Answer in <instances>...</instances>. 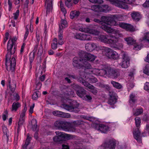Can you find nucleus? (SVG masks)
Returning <instances> with one entry per match:
<instances>
[{"instance_id":"f257e3e1","label":"nucleus","mask_w":149,"mask_h":149,"mask_svg":"<svg viewBox=\"0 0 149 149\" xmlns=\"http://www.w3.org/2000/svg\"><path fill=\"white\" fill-rule=\"evenodd\" d=\"M11 43L9 40L7 44V49L8 52L6 56V66L7 70L9 71H14L16 62L15 58L12 57L10 59L11 55L14 54L15 51L16 47Z\"/></svg>"},{"instance_id":"f03ea898","label":"nucleus","mask_w":149,"mask_h":149,"mask_svg":"<svg viewBox=\"0 0 149 149\" xmlns=\"http://www.w3.org/2000/svg\"><path fill=\"white\" fill-rule=\"evenodd\" d=\"M102 23H103L100 28L108 33H111L113 29L108 25L111 26H117V23L111 17L102 16L101 18Z\"/></svg>"},{"instance_id":"7ed1b4c3","label":"nucleus","mask_w":149,"mask_h":149,"mask_svg":"<svg viewBox=\"0 0 149 149\" xmlns=\"http://www.w3.org/2000/svg\"><path fill=\"white\" fill-rule=\"evenodd\" d=\"M54 127L58 130L65 131L75 132V127L70 123L63 120H57L54 123Z\"/></svg>"},{"instance_id":"20e7f679","label":"nucleus","mask_w":149,"mask_h":149,"mask_svg":"<svg viewBox=\"0 0 149 149\" xmlns=\"http://www.w3.org/2000/svg\"><path fill=\"white\" fill-rule=\"evenodd\" d=\"M63 106L65 109L70 111L77 113L79 111V110L78 108L79 104L75 101L71 102L69 104H63Z\"/></svg>"},{"instance_id":"39448f33","label":"nucleus","mask_w":149,"mask_h":149,"mask_svg":"<svg viewBox=\"0 0 149 149\" xmlns=\"http://www.w3.org/2000/svg\"><path fill=\"white\" fill-rule=\"evenodd\" d=\"M103 50L104 51L106 55L110 58L116 60L118 59L119 57L120 56V54L119 55L116 52L108 47H105Z\"/></svg>"},{"instance_id":"423d86ee","label":"nucleus","mask_w":149,"mask_h":149,"mask_svg":"<svg viewBox=\"0 0 149 149\" xmlns=\"http://www.w3.org/2000/svg\"><path fill=\"white\" fill-rule=\"evenodd\" d=\"M116 140L113 139H109L105 140L102 144L101 147L104 149H115L116 145Z\"/></svg>"},{"instance_id":"0eeeda50","label":"nucleus","mask_w":149,"mask_h":149,"mask_svg":"<svg viewBox=\"0 0 149 149\" xmlns=\"http://www.w3.org/2000/svg\"><path fill=\"white\" fill-rule=\"evenodd\" d=\"M122 62L120 65L123 68H127L130 65V59L128 55L124 52H122L120 54Z\"/></svg>"},{"instance_id":"6e6552de","label":"nucleus","mask_w":149,"mask_h":149,"mask_svg":"<svg viewBox=\"0 0 149 149\" xmlns=\"http://www.w3.org/2000/svg\"><path fill=\"white\" fill-rule=\"evenodd\" d=\"M73 88L76 91L77 95L81 98H84V96L86 94V91L83 88L77 84L74 85Z\"/></svg>"},{"instance_id":"1a4fd4ad","label":"nucleus","mask_w":149,"mask_h":149,"mask_svg":"<svg viewBox=\"0 0 149 149\" xmlns=\"http://www.w3.org/2000/svg\"><path fill=\"white\" fill-rule=\"evenodd\" d=\"M55 133L57 136L53 138V140L55 142L57 143H61L65 141V136L64 134L59 131H56Z\"/></svg>"},{"instance_id":"9d476101","label":"nucleus","mask_w":149,"mask_h":149,"mask_svg":"<svg viewBox=\"0 0 149 149\" xmlns=\"http://www.w3.org/2000/svg\"><path fill=\"white\" fill-rule=\"evenodd\" d=\"M117 26L118 25L120 27L127 31L133 32L135 30L133 26L130 24L122 22L117 23Z\"/></svg>"},{"instance_id":"9b49d317","label":"nucleus","mask_w":149,"mask_h":149,"mask_svg":"<svg viewBox=\"0 0 149 149\" xmlns=\"http://www.w3.org/2000/svg\"><path fill=\"white\" fill-rule=\"evenodd\" d=\"M120 71L118 69L113 68L109 67V77L116 78L120 76Z\"/></svg>"},{"instance_id":"f8f14e48","label":"nucleus","mask_w":149,"mask_h":149,"mask_svg":"<svg viewBox=\"0 0 149 149\" xmlns=\"http://www.w3.org/2000/svg\"><path fill=\"white\" fill-rule=\"evenodd\" d=\"M109 95L110 97L108 103L111 105H113L117 102L116 94L112 91H109Z\"/></svg>"},{"instance_id":"ddd939ff","label":"nucleus","mask_w":149,"mask_h":149,"mask_svg":"<svg viewBox=\"0 0 149 149\" xmlns=\"http://www.w3.org/2000/svg\"><path fill=\"white\" fill-rule=\"evenodd\" d=\"M88 72L86 71L83 70H80L79 71V76H78V81L81 83L83 85H84V83L87 82L84 79V78H86V74Z\"/></svg>"},{"instance_id":"4468645a","label":"nucleus","mask_w":149,"mask_h":149,"mask_svg":"<svg viewBox=\"0 0 149 149\" xmlns=\"http://www.w3.org/2000/svg\"><path fill=\"white\" fill-rule=\"evenodd\" d=\"M82 61H81L80 59L77 57H74L73 59L72 64L74 67L77 69H80L81 67V63Z\"/></svg>"},{"instance_id":"2eb2a0df","label":"nucleus","mask_w":149,"mask_h":149,"mask_svg":"<svg viewBox=\"0 0 149 149\" xmlns=\"http://www.w3.org/2000/svg\"><path fill=\"white\" fill-rule=\"evenodd\" d=\"M53 114L56 116L66 118L70 117V115L68 113H66L58 111H54L52 112Z\"/></svg>"},{"instance_id":"dca6fc26","label":"nucleus","mask_w":149,"mask_h":149,"mask_svg":"<svg viewBox=\"0 0 149 149\" xmlns=\"http://www.w3.org/2000/svg\"><path fill=\"white\" fill-rule=\"evenodd\" d=\"M118 40V38L117 37L112 34H110L109 36L107 43L114 45L117 42Z\"/></svg>"},{"instance_id":"f3484780","label":"nucleus","mask_w":149,"mask_h":149,"mask_svg":"<svg viewBox=\"0 0 149 149\" xmlns=\"http://www.w3.org/2000/svg\"><path fill=\"white\" fill-rule=\"evenodd\" d=\"M84 85L85 86L88 87L90 89V91L93 94L95 95L97 92V88L94 87L91 84L88 82L87 83H84Z\"/></svg>"},{"instance_id":"a211bd4d","label":"nucleus","mask_w":149,"mask_h":149,"mask_svg":"<svg viewBox=\"0 0 149 149\" xmlns=\"http://www.w3.org/2000/svg\"><path fill=\"white\" fill-rule=\"evenodd\" d=\"M131 17L134 21H139L142 18V16L138 12H134L131 14Z\"/></svg>"},{"instance_id":"6ab92c4d","label":"nucleus","mask_w":149,"mask_h":149,"mask_svg":"<svg viewBox=\"0 0 149 149\" xmlns=\"http://www.w3.org/2000/svg\"><path fill=\"white\" fill-rule=\"evenodd\" d=\"M133 133L134 138L139 142L141 141V132L138 128L133 130Z\"/></svg>"},{"instance_id":"aec40b11","label":"nucleus","mask_w":149,"mask_h":149,"mask_svg":"<svg viewBox=\"0 0 149 149\" xmlns=\"http://www.w3.org/2000/svg\"><path fill=\"white\" fill-rule=\"evenodd\" d=\"M81 66H81V69H84L86 71L92 68V66L91 64L86 61H82Z\"/></svg>"},{"instance_id":"412c9836","label":"nucleus","mask_w":149,"mask_h":149,"mask_svg":"<svg viewBox=\"0 0 149 149\" xmlns=\"http://www.w3.org/2000/svg\"><path fill=\"white\" fill-rule=\"evenodd\" d=\"M96 45L94 43H88L86 44L85 46L86 49L90 52L92 51L96 47Z\"/></svg>"},{"instance_id":"4be33fe9","label":"nucleus","mask_w":149,"mask_h":149,"mask_svg":"<svg viewBox=\"0 0 149 149\" xmlns=\"http://www.w3.org/2000/svg\"><path fill=\"white\" fill-rule=\"evenodd\" d=\"M52 0H46L45 2V5H46V12L47 13L49 12L50 10H51L53 8L52 5Z\"/></svg>"},{"instance_id":"5701e85b","label":"nucleus","mask_w":149,"mask_h":149,"mask_svg":"<svg viewBox=\"0 0 149 149\" xmlns=\"http://www.w3.org/2000/svg\"><path fill=\"white\" fill-rule=\"evenodd\" d=\"M87 53L83 51H81L79 52L78 55L79 57V58L81 61H86Z\"/></svg>"},{"instance_id":"b1692460","label":"nucleus","mask_w":149,"mask_h":149,"mask_svg":"<svg viewBox=\"0 0 149 149\" xmlns=\"http://www.w3.org/2000/svg\"><path fill=\"white\" fill-rule=\"evenodd\" d=\"M3 132L4 134L3 139L4 142H8V136L9 135H8V130L7 128L6 127L3 128Z\"/></svg>"},{"instance_id":"393cba45","label":"nucleus","mask_w":149,"mask_h":149,"mask_svg":"<svg viewBox=\"0 0 149 149\" xmlns=\"http://www.w3.org/2000/svg\"><path fill=\"white\" fill-rule=\"evenodd\" d=\"M9 88L10 89L12 93H14L16 88V83L14 80H12V81L10 80H9L8 81Z\"/></svg>"},{"instance_id":"a878e982","label":"nucleus","mask_w":149,"mask_h":149,"mask_svg":"<svg viewBox=\"0 0 149 149\" xmlns=\"http://www.w3.org/2000/svg\"><path fill=\"white\" fill-rule=\"evenodd\" d=\"M98 130L102 132L105 133L108 131L109 127L106 125L101 124L99 126Z\"/></svg>"},{"instance_id":"bb28decb","label":"nucleus","mask_w":149,"mask_h":149,"mask_svg":"<svg viewBox=\"0 0 149 149\" xmlns=\"http://www.w3.org/2000/svg\"><path fill=\"white\" fill-rule=\"evenodd\" d=\"M80 14V12L79 11L74 10L71 12L70 13V18L73 19L74 18H77Z\"/></svg>"},{"instance_id":"cd10ccee","label":"nucleus","mask_w":149,"mask_h":149,"mask_svg":"<svg viewBox=\"0 0 149 149\" xmlns=\"http://www.w3.org/2000/svg\"><path fill=\"white\" fill-rule=\"evenodd\" d=\"M38 46V45H37L35 47L34 50L33 51H35L33 52H31L29 55V58L30 61V64L32 63L34 58V54L37 51Z\"/></svg>"},{"instance_id":"c85d7f7f","label":"nucleus","mask_w":149,"mask_h":149,"mask_svg":"<svg viewBox=\"0 0 149 149\" xmlns=\"http://www.w3.org/2000/svg\"><path fill=\"white\" fill-rule=\"evenodd\" d=\"M27 138L26 139L25 144L22 146V149H27V147L30 143L31 139L30 137L29 136V134L27 135Z\"/></svg>"},{"instance_id":"c756f323","label":"nucleus","mask_w":149,"mask_h":149,"mask_svg":"<svg viewBox=\"0 0 149 149\" xmlns=\"http://www.w3.org/2000/svg\"><path fill=\"white\" fill-rule=\"evenodd\" d=\"M109 67H105L104 69L100 70V73H101L102 75L104 76L106 74L109 77Z\"/></svg>"},{"instance_id":"7c9ffc66","label":"nucleus","mask_w":149,"mask_h":149,"mask_svg":"<svg viewBox=\"0 0 149 149\" xmlns=\"http://www.w3.org/2000/svg\"><path fill=\"white\" fill-rule=\"evenodd\" d=\"M21 105L19 102H13L12 105V111H16L18 109L20 106Z\"/></svg>"},{"instance_id":"2f4dec72","label":"nucleus","mask_w":149,"mask_h":149,"mask_svg":"<svg viewBox=\"0 0 149 149\" xmlns=\"http://www.w3.org/2000/svg\"><path fill=\"white\" fill-rule=\"evenodd\" d=\"M99 39L102 42L107 43L108 38L107 36L104 35H100L99 36Z\"/></svg>"},{"instance_id":"473e14b6","label":"nucleus","mask_w":149,"mask_h":149,"mask_svg":"<svg viewBox=\"0 0 149 149\" xmlns=\"http://www.w3.org/2000/svg\"><path fill=\"white\" fill-rule=\"evenodd\" d=\"M111 83L114 87L118 89H120L122 87L121 85L118 82L112 81H111Z\"/></svg>"},{"instance_id":"72a5a7b5","label":"nucleus","mask_w":149,"mask_h":149,"mask_svg":"<svg viewBox=\"0 0 149 149\" xmlns=\"http://www.w3.org/2000/svg\"><path fill=\"white\" fill-rule=\"evenodd\" d=\"M95 59L94 56L89 53H87L86 57V61H93Z\"/></svg>"},{"instance_id":"f704fd0d","label":"nucleus","mask_w":149,"mask_h":149,"mask_svg":"<svg viewBox=\"0 0 149 149\" xmlns=\"http://www.w3.org/2000/svg\"><path fill=\"white\" fill-rule=\"evenodd\" d=\"M125 40L128 45H132L135 43V41L131 37L126 38H125Z\"/></svg>"},{"instance_id":"c9c22d12","label":"nucleus","mask_w":149,"mask_h":149,"mask_svg":"<svg viewBox=\"0 0 149 149\" xmlns=\"http://www.w3.org/2000/svg\"><path fill=\"white\" fill-rule=\"evenodd\" d=\"M31 123L32 126V130L33 131H36L37 127V120L35 119H33L31 121Z\"/></svg>"},{"instance_id":"e433bc0d","label":"nucleus","mask_w":149,"mask_h":149,"mask_svg":"<svg viewBox=\"0 0 149 149\" xmlns=\"http://www.w3.org/2000/svg\"><path fill=\"white\" fill-rule=\"evenodd\" d=\"M63 33L58 32V37L59 40L58 41V43L59 45H62L64 43V42L63 41Z\"/></svg>"},{"instance_id":"4c0bfd02","label":"nucleus","mask_w":149,"mask_h":149,"mask_svg":"<svg viewBox=\"0 0 149 149\" xmlns=\"http://www.w3.org/2000/svg\"><path fill=\"white\" fill-rule=\"evenodd\" d=\"M91 9L96 12H99L100 11V5H94L91 7Z\"/></svg>"},{"instance_id":"58836bf2","label":"nucleus","mask_w":149,"mask_h":149,"mask_svg":"<svg viewBox=\"0 0 149 149\" xmlns=\"http://www.w3.org/2000/svg\"><path fill=\"white\" fill-rule=\"evenodd\" d=\"M116 4V6L124 9H127L129 8L127 5L123 3H121V4L117 3Z\"/></svg>"},{"instance_id":"ea45409f","label":"nucleus","mask_w":149,"mask_h":149,"mask_svg":"<svg viewBox=\"0 0 149 149\" xmlns=\"http://www.w3.org/2000/svg\"><path fill=\"white\" fill-rule=\"evenodd\" d=\"M143 112V110L142 108L137 109L136 111L134 113V115L135 116H139Z\"/></svg>"},{"instance_id":"a19ab883","label":"nucleus","mask_w":149,"mask_h":149,"mask_svg":"<svg viewBox=\"0 0 149 149\" xmlns=\"http://www.w3.org/2000/svg\"><path fill=\"white\" fill-rule=\"evenodd\" d=\"M83 40H91L92 37L91 36L88 34L83 33Z\"/></svg>"},{"instance_id":"79ce46f5","label":"nucleus","mask_w":149,"mask_h":149,"mask_svg":"<svg viewBox=\"0 0 149 149\" xmlns=\"http://www.w3.org/2000/svg\"><path fill=\"white\" fill-rule=\"evenodd\" d=\"M36 89L37 90H39L40 89L41 86L42 84L40 82V81L39 79L36 80Z\"/></svg>"},{"instance_id":"37998d69","label":"nucleus","mask_w":149,"mask_h":149,"mask_svg":"<svg viewBox=\"0 0 149 149\" xmlns=\"http://www.w3.org/2000/svg\"><path fill=\"white\" fill-rule=\"evenodd\" d=\"M143 72L146 74L149 75V66L148 64H147L144 68Z\"/></svg>"},{"instance_id":"c03bdc74","label":"nucleus","mask_w":149,"mask_h":149,"mask_svg":"<svg viewBox=\"0 0 149 149\" xmlns=\"http://www.w3.org/2000/svg\"><path fill=\"white\" fill-rule=\"evenodd\" d=\"M24 122V117H20L18 123V126L17 127V129L19 130V129L20 127L23 124V123Z\"/></svg>"},{"instance_id":"a18cd8bd","label":"nucleus","mask_w":149,"mask_h":149,"mask_svg":"<svg viewBox=\"0 0 149 149\" xmlns=\"http://www.w3.org/2000/svg\"><path fill=\"white\" fill-rule=\"evenodd\" d=\"M135 95L132 94H131L130 96V99L129 102L130 103L132 102L134 103L136 101Z\"/></svg>"},{"instance_id":"49530a36","label":"nucleus","mask_w":149,"mask_h":149,"mask_svg":"<svg viewBox=\"0 0 149 149\" xmlns=\"http://www.w3.org/2000/svg\"><path fill=\"white\" fill-rule=\"evenodd\" d=\"M83 33H77L74 36V37L77 39H79L81 40H83Z\"/></svg>"},{"instance_id":"de8ad7c7","label":"nucleus","mask_w":149,"mask_h":149,"mask_svg":"<svg viewBox=\"0 0 149 149\" xmlns=\"http://www.w3.org/2000/svg\"><path fill=\"white\" fill-rule=\"evenodd\" d=\"M43 49L42 45L40 44L37 53L38 55L39 56H41L43 53Z\"/></svg>"},{"instance_id":"09e8293b","label":"nucleus","mask_w":149,"mask_h":149,"mask_svg":"<svg viewBox=\"0 0 149 149\" xmlns=\"http://www.w3.org/2000/svg\"><path fill=\"white\" fill-rule=\"evenodd\" d=\"M109 7L107 5H102L100 6V10L102 9V11L105 12L108 9Z\"/></svg>"},{"instance_id":"8fccbe9b","label":"nucleus","mask_w":149,"mask_h":149,"mask_svg":"<svg viewBox=\"0 0 149 149\" xmlns=\"http://www.w3.org/2000/svg\"><path fill=\"white\" fill-rule=\"evenodd\" d=\"M135 124L136 126L138 127L140 126V123H141L140 118L139 117H136L135 118Z\"/></svg>"},{"instance_id":"3c124183","label":"nucleus","mask_w":149,"mask_h":149,"mask_svg":"<svg viewBox=\"0 0 149 149\" xmlns=\"http://www.w3.org/2000/svg\"><path fill=\"white\" fill-rule=\"evenodd\" d=\"M143 40L149 43V33H147L145 34L143 38Z\"/></svg>"},{"instance_id":"603ef678","label":"nucleus","mask_w":149,"mask_h":149,"mask_svg":"<svg viewBox=\"0 0 149 149\" xmlns=\"http://www.w3.org/2000/svg\"><path fill=\"white\" fill-rule=\"evenodd\" d=\"M36 72V77H38V76L40 77L42 73V70L41 69L37 70Z\"/></svg>"},{"instance_id":"864d4df0","label":"nucleus","mask_w":149,"mask_h":149,"mask_svg":"<svg viewBox=\"0 0 149 149\" xmlns=\"http://www.w3.org/2000/svg\"><path fill=\"white\" fill-rule=\"evenodd\" d=\"M83 121L80 120H77L74 121L72 123L74 126H77L81 124V123Z\"/></svg>"},{"instance_id":"5fc2aeb1","label":"nucleus","mask_w":149,"mask_h":149,"mask_svg":"<svg viewBox=\"0 0 149 149\" xmlns=\"http://www.w3.org/2000/svg\"><path fill=\"white\" fill-rule=\"evenodd\" d=\"M90 2L93 3H97L101 4L103 3V1L102 0H88Z\"/></svg>"},{"instance_id":"6e6d98bb","label":"nucleus","mask_w":149,"mask_h":149,"mask_svg":"<svg viewBox=\"0 0 149 149\" xmlns=\"http://www.w3.org/2000/svg\"><path fill=\"white\" fill-rule=\"evenodd\" d=\"M82 99L88 102H90L92 99V98L91 96L86 94L84 96V98Z\"/></svg>"},{"instance_id":"4d7b16f0","label":"nucleus","mask_w":149,"mask_h":149,"mask_svg":"<svg viewBox=\"0 0 149 149\" xmlns=\"http://www.w3.org/2000/svg\"><path fill=\"white\" fill-rule=\"evenodd\" d=\"M122 17V16L120 14H116L113 15L111 17L113 18V19H117L118 20H119Z\"/></svg>"},{"instance_id":"13d9d810","label":"nucleus","mask_w":149,"mask_h":149,"mask_svg":"<svg viewBox=\"0 0 149 149\" xmlns=\"http://www.w3.org/2000/svg\"><path fill=\"white\" fill-rule=\"evenodd\" d=\"M89 81L91 83H95L97 81V79L94 77H92L89 78Z\"/></svg>"},{"instance_id":"bf43d9fd","label":"nucleus","mask_w":149,"mask_h":149,"mask_svg":"<svg viewBox=\"0 0 149 149\" xmlns=\"http://www.w3.org/2000/svg\"><path fill=\"white\" fill-rule=\"evenodd\" d=\"M114 33L116 35V36H119L121 37L122 36V34L120 33V31L118 30H116L115 31H114L113 30V31L110 33Z\"/></svg>"},{"instance_id":"052dcab7","label":"nucleus","mask_w":149,"mask_h":149,"mask_svg":"<svg viewBox=\"0 0 149 149\" xmlns=\"http://www.w3.org/2000/svg\"><path fill=\"white\" fill-rule=\"evenodd\" d=\"M13 96L14 97L13 100H15L16 101H17L19 100V96L17 93H14Z\"/></svg>"},{"instance_id":"680f3d73","label":"nucleus","mask_w":149,"mask_h":149,"mask_svg":"<svg viewBox=\"0 0 149 149\" xmlns=\"http://www.w3.org/2000/svg\"><path fill=\"white\" fill-rule=\"evenodd\" d=\"M39 92L37 91L34 93L32 95V98L34 100H36L37 99L38 97V93Z\"/></svg>"},{"instance_id":"e2e57ef3","label":"nucleus","mask_w":149,"mask_h":149,"mask_svg":"<svg viewBox=\"0 0 149 149\" xmlns=\"http://www.w3.org/2000/svg\"><path fill=\"white\" fill-rule=\"evenodd\" d=\"M115 2H114V5L116 6V4L117 3L121 4V3H125V0H114Z\"/></svg>"},{"instance_id":"0e129e2a","label":"nucleus","mask_w":149,"mask_h":149,"mask_svg":"<svg viewBox=\"0 0 149 149\" xmlns=\"http://www.w3.org/2000/svg\"><path fill=\"white\" fill-rule=\"evenodd\" d=\"M144 88L145 90L149 92V82H147L145 83Z\"/></svg>"},{"instance_id":"69168bd1","label":"nucleus","mask_w":149,"mask_h":149,"mask_svg":"<svg viewBox=\"0 0 149 149\" xmlns=\"http://www.w3.org/2000/svg\"><path fill=\"white\" fill-rule=\"evenodd\" d=\"M14 15V19H17L19 15V10H17L16 12L13 14Z\"/></svg>"},{"instance_id":"338daca9","label":"nucleus","mask_w":149,"mask_h":149,"mask_svg":"<svg viewBox=\"0 0 149 149\" xmlns=\"http://www.w3.org/2000/svg\"><path fill=\"white\" fill-rule=\"evenodd\" d=\"M57 42H54L52 44V47L54 49H56L57 47Z\"/></svg>"},{"instance_id":"774afa93","label":"nucleus","mask_w":149,"mask_h":149,"mask_svg":"<svg viewBox=\"0 0 149 149\" xmlns=\"http://www.w3.org/2000/svg\"><path fill=\"white\" fill-rule=\"evenodd\" d=\"M143 6L145 8L149 7V0H146V1L143 4Z\"/></svg>"}]
</instances>
